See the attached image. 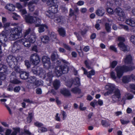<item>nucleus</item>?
Returning <instances> with one entry per match:
<instances>
[{"instance_id": "f257e3e1", "label": "nucleus", "mask_w": 135, "mask_h": 135, "mask_svg": "<svg viewBox=\"0 0 135 135\" xmlns=\"http://www.w3.org/2000/svg\"><path fill=\"white\" fill-rule=\"evenodd\" d=\"M22 31L21 28L20 27L17 26L11 29L8 39L10 40L13 41L20 38L22 36Z\"/></svg>"}, {"instance_id": "f03ea898", "label": "nucleus", "mask_w": 135, "mask_h": 135, "mask_svg": "<svg viewBox=\"0 0 135 135\" xmlns=\"http://www.w3.org/2000/svg\"><path fill=\"white\" fill-rule=\"evenodd\" d=\"M135 68L134 66H133L132 68H131L126 66H118L115 68V70L116 72L117 77L120 79L123 75L124 72L132 70Z\"/></svg>"}, {"instance_id": "7ed1b4c3", "label": "nucleus", "mask_w": 135, "mask_h": 135, "mask_svg": "<svg viewBox=\"0 0 135 135\" xmlns=\"http://www.w3.org/2000/svg\"><path fill=\"white\" fill-rule=\"evenodd\" d=\"M24 37L25 39H27L32 43H33L35 41V34L33 31H31L30 28H28L26 31Z\"/></svg>"}, {"instance_id": "20e7f679", "label": "nucleus", "mask_w": 135, "mask_h": 135, "mask_svg": "<svg viewBox=\"0 0 135 135\" xmlns=\"http://www.w3.org/2000/svg\"><path fill=\"white\" fill-rule=\"evenodd\" d=\"M68 71V67L66 65L58 66L54 69V71L58 77L60 76L62 73H67Z\"/></svg>"}, {"instance_id": "39448f33", "label": "nucleus", "mask_w": 135, "mask_h": 135, "mask_svg": "<svg viewBox=\"0 0 135 135\" xmlns=\"http://www.w3.org/2000/svg\"><path fill=\"white\" fill-rule=\"evenodd\" d=\"M25 19L26 22L27 23H35L36 27L40 26V23L41 20L38 17H33V16L29 15L26 16Z\"/></svg>"}, {"instance_id": "423d86ee", "label": "nucleus", "mask_w": 135, "mask_h": 135, "mask_svg": "<svg viewBox=\"0 0 135 135\" xmlns=\"http://www.w3.org/2000/svg\"><path fill=\"white\" fill-rule=\"evenodd\" d=\"M114 89L113 90V94L112 96V102L114 103L117 102L119 101L121 97L120 91L119 89L116 88L114 86Z\"/></svg>"}, {"instance_id": "0eeeda50", "label": "nucleus", "mask_w": 135, "mask_h": 135, "mask_svg": "<svg viewBox=\"0 0 135 135\" xmlns=\"http://www.w3.org/2000/svg\"><path fill=\"white\" fill-rule=\"evenodd\" d=\"M6 61L10 67L13 68L15 65L17 64V60L15 57L12 56H9L6 59Z\"/></svg>"}, {"instance_id": "6e6552de", "label": "nucleus", "mask_w": 135, "mask_h": 135, "mask_svg": "<svg viewBox=\"0 0 135 135\" xmlns=\"http://www.w3.org/2000/svg\"><path fill=\"white\" fill-rule=\"evenodd\" d=\"M30 61L34 65H37L40 61V58L39 55L37 53L32 54L30 57Z\"/></svg>"}, {"instance_id": "1a4fd4ad", "label": "nucleus", "mask_w": 135, "mask_h": 135, "mask_svg": "<svg viewBox=\"0 0 135 135\" xmlns=\"http://www.w3.org/2000/svg\"><path fill=\"white\" fill-rule=\"evenodd\" d=\"M42 60L44 66L47 68L51 67V63L50 59L47 56H44L42 58Z\"/></svg>"}, {"instance_id": "9d476101", "label": "nucleus", "mask_w": 135, "mask_h": 135, "mask_svg": "<svg viewBox=\"0 0 135 135\" xmlns=\"http://www.w3.org/2000/svg\"><path fill=\"white\" fill-rule=\"evenodd\" d=\"M124 62L126 64H133L132 57L130 54L126 55L124 58Z\"/></svg>"}, {"instance_id": "9b49d317", "label": "nucleus", "mask_w": 135, "mask_h": 135, "mask_svg": "<svg viewBox=\"0 0 135 135\" xmlns=\"http://www.w3.org/2000/svg\"><path fill=\"white\" fill-rule=\"evenodd\" d=\"M106 88L108 89V91L105 93L104 94L105 96H107L113 93V90L114 89V85L110 84L106 86Z\"/></svg>"}, {"instance_id": "f8f14e48", "label": "nucleus", "mask_w": 135, "mask_h": 135, "mask_svg": "<svg viewBox=\"0 0 135 135\" xmlns=\"http://www.w3.org/2000/svg\"><path fill=\"white\" fill-rule=\"evenodd\" d=\"M115 12L120 17H124L125 14L123 10L120 7H117L115 10Z\"/></svg>"}, {"instance_id": "ddd939ff", "label": "nucleus", "mask_w": 135, "mask_h": 135, "mask_svg": "<svg viewBox=\"0 0 135 135\" xmlns=\"http://www.w3.org/2000/svg\"><path fill=\"white\" fill-rule=\"evenodd\" d=\"M6 34V31H3L0 34V42L2 43L3 42H6L7 40Z\"/></svg>"}, {"instance_id": "4468645a", "label": "nucleus", "mask_w": 135, "mask_h": 135, "mask_svg": "<svg viewBox=\"0 0 135 135\" xmlns=\"http://www.w3.org/2000/svg\"><path fill=\"white\" fill-rule=\"evenodd\" d=\"M118 46L120 47L121 50L124 51L126 52L128 51L129 50L128 47L123 42H120L118 44Z\"/></svg>"}, {"instance_id": "2eb2a0df", "label": "nucleus", "mask_w": 135, "mask_h": 135, "mask_svg": "<svg viewBox=\"0 0 135 135\" xmlns=\"http://www.w3.org/2000/svg\"><path fill=\"white\" fill-rule=\"evenodd\" d=\"M54 21L57 23H61L65 22L66 20L64 17L60 16L58 17H55L54 19Z\"/></svg>"}, {"instance_id": "dca6fc26", "label": "nucleus", "mask_w": 135, "mask_h": 135, "mask_svg": "<svg viewBox=\"0 0 135 135\" xmlns=\"http://www.w3.org/2000/svg\"><path fill=\"white\" fill-rule=\"evenodd\" d=\"M125 23L127 25L132 27H135V20L133 18H129L126 20Z\"/></svg>"}, {"instance_id": "f3484780", "label": "nucleus", "mask_w": 135, "mask_h": 135, "mask_svg": "<svg viewBox=\"0 0 135 135\" xmlns=\"http://www.w3.org/2000/svg\"><path fill=\"white\" fill-rule=\"evenodd\" d=\"M60 93L65 96L68 97L71 95L70 91L66 88H64L61 89Z\"/></svg>"}, {"instance_id": "a211bd4d", "label": "nucleus", "mask_w": 135, "mask_h": 135, "mask_svg": "<svg viewBox=\"0 0 135 135\" xmlns=\"http://www.w3.org/2000/svg\"><path fill=\"white\" fill-rule=\"evenodd\" d=\"M51 6L49 8V10L51 12L55 13L58 11V5H50Z\"/></svg>"}, {"instance_id": "6ab92c4d", "label": "nucleus", "mask_w": 135, "mask_h": 135, "mask_svg": "<svg viewBox=\"0 0 135 135\" xmlns=\"http://www.w3.org/2000/svg\"><path fill=\"white\" fill-rule=\"evenodd\" d=\"M83 70L84 71V74H87V76L88 77L91 78V76L94 75L95 74V71L93 70L89 71L88 73L87 71L85 69L82 68Z\"/></svg>"}, {"instance_id": "aec40b11", "label": "nucleus", "mask_w": 135, "mask_h": 135, "mask_svg": "<svg viewBox=\"0 0 135 135\" xmlns=\"http://www.w3.org/2000/svg\"><path fill=\"white\" fill-rule=\"evenodd\" d=\"M53 86L55 89H58L60 86V81L57 80H55L53 83Z\"/></svg>"}, {"instance_id": "412c9836", "label": "nucleus", "mask_w": 135, "mask_h": 135, "mask_svg": "<svg viewBox=\"0 0 135 135\" xmlns=\"http://www.w3.org/2000/svg\"><path fill=\"white\" fill-rule=\"evenodd\" d=\"M5 8L9 11H13L15 10V7L13 4L8 3L5 6Z\"/></svg>"}, {"instance_id": "4be33fe9", "label": "nucleus", "mask_w": 135, "mask_h": 135, "mask_svg": "<svg viewBox=\"0 0 135 135\" xmlns=\"http://www.w3.org/2000/svg\"><path fill=\"white\" fill-rule=\"evenodd\" d=\"M105 12V10L104 9L102 8H100L97 10L96 13L97 15L100 16H102L104 15Z\"/></svg>"}, {"instance_id": "5701e85b", "label": "nucleus", "mask_w": 135, "mask_h": 135, "mask_svg": "<svg viewBox=\"0 0 135 135\" xmlns=\"http://www.w3.org/2000/svg\"><path fill=\"white\" fill-rule=\"evenodd\" d=\"M131 77H132V75L131 76L128 75L123 76L122 79V82L125 83H128L130 81Z\"/></svg>"}, {"instance_id": "b1692460", "label": "nucleus", "mask_w": 135, "mask_h": 135, "mask_svg": "<svg viewBox=\"0 0 135 135\" xmlns=\"http://www.w3.org/2000/svg\"><path fill=\"white\" fill-rule=\"evenodd\" d=\"M29 73L25 71H21L20 72V77L22 79H26L28 78Z\"/></svg>"}, {"instance_id": "393cba45", "label": "nucleus", "mask_w": 135, "mask_h": 135, "mask_svg": "<svg viewBox=\"0 0 135 135\" xmlns=\"http://www.w3.org/2000/svg\"><path fill=\"white\" fill-rule=\"evenodd\" d=\"M8 71L7 68L5 65L0 64V72L6 73Z\"/></svg>"}, {"instance_id": "a878e982", "label": "nucleus", "mask_w": 135, "mask_h": 135, "mask_svg": "<svg viewBox=\"0 0 135 135\" xmlns=\"http://www.w3.org/2000/svg\"><path fill=\"white\" fill-rule=\"evenodd\" d=\"M41 41L44 43H48L49 41V37L46 35L42 36L41 37Z\"/></svg>"}, {"instance_id": "bb28decb", "label": "nucleus", "mask_w": 135, "mask_h": 135, "mask_svg": "<svg viewBox=\"0 0 135 135\" xmlns=\"http://www.w3.org/2000/svg\"><path fill=\"white\" fill-rule=\"evenodd\" d=\"M34 3H35L34 2L30 1L28 4V9L31 12L33 11L35 9Z\"/></svg>"}, {"instance_id": "cd10ccee", "label": "nucleus", "mask_w": 135, "mask_h": 135, "mask_svg": "<svg viewBox=\"0 0 135 135\" xmlns=\"http://www.w3.org/2000/svg\"><path fill=\"white\" fill-rule=\"evenodd\" d=\"M59 35L64 37L65 36L66 32L63 28H60L57 30Z\"/></svg>"}, {"instance_id": "c85d7f7f", "label": "nucleus", "mask_w": 135, "mask_h": 135, "mask_svg": "<svg viewBox=\"0 0 135 135\" xmlns=\"http://www.w3.org/2000/svg\"><path fill=\"white\" fill-rule=\"evenodd\" d=\"M46 14L47 16L50 18L51 19H54L55 17L54 13L51 12L49 10L47 11L46 12Z\"/></svg>"}, {"instance_id": "c756f323", "label": "nucleus", "mask_w": 135, "mask_h": 135, "mask_svg": "<svg viewBox=\"0 0 135 135\" xmlns=\"http://www.w3.org/2000/svg\"><path fill=\"white\" fill-rule=\"evenodd\" d=\"M111 24H110L109 23L106 22L105 24V29L107 32L109 33L111 32Z\"/></svg>"}, {"instance_id": "7c9ffc66", "label": "nucleus", "mask_w": 135, "mask_h": 135, "mask_svg": "<svg viewBox=\"0 0 135 135\" xmlns=\"http://www.w3.org/2000/svg\"><path fill=\"white\" fill-rule=\"evenodd\" d=\"M21 41L22 42V44L25 47H29L30 46V43L31 42L27 40V39H26V41H25V40L22 39L21 40Z\"/></svg>"}, {"instance_id": "2f4dec72", "label": "nucleus", "mask_w": 135, "mask_h": 135, "mask_svg": "<svg viewBox=\"0 0 135 135\" xmlns=\"http://www.w3.org/2000/svg\"><path fill=\"white\" fill-rule=\"evenodd\" d=\"M49 35L50 37V39L53 41L56 39V34L54 32H50L49 33Z\"/></svg>"}, {"instance_id": "473e14b6", "label": "nucleus", "mask_w": 135, "mask_h": 135, "mask_svg": "<svg viewBox=\"0 0 135 135\" xmlns=\"http://www.w3.org/2000/svg\"><path fill=\"white\" fill-rule=\"evenodd\" d=\"M71 91L74 94H80L81 93V90L79 88L75 87L72 88L71 90Z\"/></svg>"}, {"instance_id": "72a5a7b5", "label": "nucleus", "mask_w": 135, "mask_h": 135, "mask_svg": "<svg viewBox=\"0 0 135 135\" xmlns=\"http://www.w3.org/2000/svg\"><path fill=\"white\" fill-rule=\"evenodd\" d=\"M73 83L75 85H76L77 86H79L80 85V79L78 77H76L75 79L74 80L72 81Z\"/></svg>"}, {"instance_id": "f704fd0d", "label": "nucleus", "mask_w": 135, "mask_h": 135, "mask_svg": "<svg viewBox=\"0 0 135 135\" xmlns=\"http://www.w3.org/2000/svg\"><path fill=\"white\" fill-rule=\"evenodd\" d=\"M27 81L29 83H34L36 81V78L34 76H31L29 78L28 77Z\"/></svg>"}, {"instance_id": "c9c22d12", "label": "nucleus", "mask_w": 135, "mask_h": 135, "mask_svg": "<svg viewBox=\"0 0 135 135\" xmlns=\"http://www.w3.org/2000/svg\"><path fill=\"white\" fill-rule=\"evenodd\" d=\"M18 42H15L13 44V46L12 47V50H14L15 51L19 49L20 46V45L18 44Z\"/></svg>"}, {"instance_id": "e433bc0d", "label": "nucleus", "mask_w": 135, "mask_h": 135, "mask_svg": "<svg viewBox=\"0 0 135 135\" xmlns=\"http://www.w3.org/2000/svg\"><path fill=\"white\" fill-rule=\"evenodd\" d=\"M44 28L46 29L48 28V27L46 25H41L40 27L38 28V32L40 33L44 31Z\"/></svg>"}, {"instance_id": "4c0bfd02", "label": "nucleus", "mask_w": 135, "mask_h": 135, "mask_svg": "<svg viewBox=\"0 0 135 135\" xmlns=\"http://www.w3.org/2000/svg\"><path fill=\"white\" fill-rule=\"evenodd\" d=\"M42 83L41 80H37L35 81L34 83L33 84V88H35L41 85Z\"/></svg>"}, {"instance_id": "58836bf2", "label": "nucleus", "mask_w": 135, "mask_h": 135, "mask_svg": "<svg viewBox=\"0 0 135 135\" xmlns=\"http://www.w3.org/2000/svg\"><path fill=\"white\" fill-rule=\"evenodd\" d=\"M10 82L14 84H18L21 83L19 80L16 79V78H13V79H10Z\"/></svg>"}, {"instance_id": "ea45409f", "label": "nucleus", "mask_w": 135, "mask_h": 135, "mask_svg": "<svg viewBox=\"0 0 135 135\" xmlns=\"http://www.w3.org/2000/svg\"><path fill=\"white\" fill-rule=\"evenodd\" d=\"M57 53L55 52V53H53L51 55V58L52 61L54 62L55 63V61H56L57 57Z\"/></svg>"}, {"instance_id": "a19ab883", "label": "nucleus", "mask_w": 135, "mask_h": 135, "mask_svg": "<svg viewBox=\"0 0 135 135\" xmlns=\"http://www.w3.org/2000/svg\"><path fill=\"white\" fill-rule=\"evenodd\" d=\"M124 95L128 100L132 99L133 98V95L132 94L128 93H126Z\"/></svg>"}, {"instance_id": "79ce46f5", "label": "nucleus", "mask_w": 135, "mask_h": 135, "mask_svg": "<svg viewBox=\"0 0 135 135\" xmlns=\"http://www.w3.org/2000/svg\"><path fill=\"white\" fill-rule=\"evenodd\" d=\"M47 76L49 79V81H50L52 78L53 77V73L52 71H50L47 73Z\"/></svg>"}, {"instance_id": "37998d69", "label": "nucleus", "mask_w": 135, "mask_h": 135, "mask_svg": "<svg viewBox=\"0 0 135 135\" xmlns=\"http://www.w3.org/2000/svg\"><path fill=\"white\" fill-rule=\"evenodd\" d=\"M102 125L105 127H107L109 125L108 122L105 120H102Z\"/></svg>"}, {"instance_id": "c03bdc74", "label": "nucleus", "mask_w": 135, "mask_h": 135, "mask_svg": "<svg viewBox=\"0 0 135 135\" xmlns=\"http://www.w3.org/2000/svg\"><path fill=\"white\" fill-rule=\"evenodd\" d=\"M33 114L32 113L29 114V115L27 119V122L28 123H30L32 119Z\"/></svg>"}, {"instance_id": "a18cd8bd", "label": "nucleus", "mask_w": 135, "mask_h": 135, "mask_svg": "<svg viewBox=\"0 0 135 135\" xmlns=\"http://www.w3.org/2000/svg\"><path fill=\"white\" fill-rule=\"evenodd\" d=\"M129 87L131 90V92L135 94V85L131 84L130 85Z\"/></svg>"}, {"instance_id": "49530a36", "label": "nucleus", "mask_w": 135, "mask_h": 135, "mask_svg": "<svg viewBox=\"0 0 135 135\" xmlns=\"http://www.w3.org/2000/svg\"><path fill=\"white\" fill-rule=\"evenodd\" d=\"M127 99L126 97L124 95L122 97L120 101V104L123 105L125 104L126 100Z\"/></svg>"}, {"instance_id": "de8ad7c7", "label": "nucleus", "mask_w": 135, "mask_h": 135, "mask_svg": "<svg viewBox=\"0 0 135 135\" xmlns=\"http://www.w3.org/2000/svg\"><path fill=\"white\" fill-rule=\"evenodd\" d=\"M50 5H57L58 2L57 0H49Z\"/></svg>"}, {"instance_id": "09e8293b", "label": "nucleus", "mask_w": 135, "mask_h": 135, "mask_svg": "<svg viewBox=\"0 0 135 135\" xmlns=\"http://www.w3.org/2000/svg\"><path fill=\"white\" fill-rule=\"evenodd\" d=\"M4 73L0 72V79L4 80L6 78V75Z\"/></svg>"}, {"instance_id": "8fccbe9b", "label": "nucleus", "mask_w": 135, "mask_h": 135, "mask_svg": "<svg viewBox=\"0 0 135 135\" xmlns=\"http://www.w3.org/2000/svg\"><path fill=\"white\" fill-rule=\"evenodd\" d=\"M110 76L111 77L113 80H115L117 78V76H116L115 73L113 71H112L110 73Z\"/></svg>"}, {"instance_id": "3c124183", "label": "nucleus", "mask_w": 135, "mask_h": 135, "mask_svg": "<svg viewBox=\"0 0 135 135\" xmlns=\"http://www.w3.org/2000/svg\"><path fill=\"white\" fill-rule=\"evenodd\" d=\"M83 104L80 103L79 107V109L82 111H84L85 110L86 108V107H83Z\"/></svg>"}, {"instance_id": "603ef678", "label": "nucleus", "mask_w": 135, "mask_h": 135, "mask_svg": "<svg viewBox=\"0 0 135 135\" xmlns=\"http://www.w3.org/2000/svg\"><path fill=\"white\" fill-rule=\"evenodd\" d=\"M131 42L135 45V35H132L130 38Z\"/></svg>"}, {"instance_id": "864d4df0", "label": "nucleus", "mask_w": 135, "mask_h": 135, "mask_svg": "<svg viewBox=\"0 0 135 135\" xmlns=\"http://www.w3.org/2000/svg\"><path fill=\"white\" fill-rule=\"evenodd\" d=\"M120 121L121 123L123 125L127 124L129 122V121L128 120H125L122 119H120Z\"/></svg>"}, {"instance_id": "5fc2aeb1", "label": "nucleus", "mask_w": 135, "mask_h": 135, "mask_svg": "<svg viewBox=\"0 0 135 135\" xmlns=\"http://www.w3.org/2000/svg\"><path fill=\"white\" fill-rule=\"evenodd\" d=\"M21 88L19 86H17L13 88V91L15 92H18L20 90Z\"/></svg>"}, {"instance_id": "6e6d98bb", "label": "nucleus", "mask_w": 135, "mask_h": 135, "mask_svg": "<svg viewBox=\"0 0 135 135\" xmlns=\"http://www.w3.org/2000/svg\"><path fill=\"white\" fill-rule=\"evenodd\" d=\"M90 105L92 107H94L95 105H97V102L96 100H94L90 103Z\"/></svg>"}, {"instance_id": "4d7b16f0", "label": "nucleus", "mask_w": 135, "mask_h": 135, "mask_svg": "<svg viewBox=\"0 0 135 135\" xmlns=\"http://www.w3.org/2000/svg\"><path fill=\"white\" fill-rule=\"evenodd\" d=\"M118 40L120 41L119 43L121 42H123L125 41V39L123 37L120 36L118 37Z\"/></svg>"}, {"instance_id": "13d9d810", "label": "nucleus", "mask_w": 135, "mask_h": 135, "mask_svg": "<svg viewBox=\"0 0 135 135\" xmlns=\"http://www.w3.org/2000/svg\"><path fill=\"white\" fill-rule=\"evenodd\" d=\"M14 70L16 73H19L20 72V69L16 65H15V66L13 68Z\"/></svg>"}, {"instance_id": "bf43d9fd", "label": "nucleus", "mask_w": 135, "mask_h": 135, "mask_svg": "<svg viewBox=\"0 0 135 135\" xmlns=\"http://www.w3.org/2000/svg\"><path fill=\"white\" fill-rule=\"evenodd\" d=\"M107 12L109 14L112 15L113 13V10L111 8H108L107 9Z\"/></svg>"}, {"instance_id": "052dcab7", "label": "nucleus", "mask_w": 135, "mask_h": 135, "mask_svg": "<svg viewBox=\"0 0 135 135\" xmlns=\"http://www.w3.org/2000/svg\"><path fill=\"white\" fill-rule=\"evenodd\" d=\"M73 83L72 80L71 81H68L66 83V85L68 87L70 88L71 87Z\"/></svg>"}, {"instance_id": "680f3d73", "label": "nucleus", "mask_w": 135, "mask_h": 135, "mask_svg": "<svg viewBox=\"0 0 135 135\" xmlns=\"http://www.w3.org/2000/svg\"><path fill=\"white\" fill-rule=\"evenodd\" d=\"M34 124L36 126L38 127H42L43 126V124L38 122H36Z\"/></svg>"}, {"instance_id": "e2e57ef3", "label": "nucleus", "mask_w": 135, "mask_h": 135, "mask_svg": "<svg viewBox=\"0 0 135 135\" xmlns=\"http://www.w3.org/2000/svg\"><path fill=\"white\" fill-rule=\"evenodd\" d=\"M16 7L18 9H21L22 8L23 6L19 3H17L16 4Z\"/></svg>"}, {"instance_id": "0e129e2a", "label": "nucleus", "mask_w": 135, "mask_h": 135, "mask_svg": "<svg viewBox=\"0 0 135 135\" xmlns=\"http://www.w3.org/2000/svg\"><path fill=\"white\" fill-rule=\"evenodd\" d=\"M117 62L115 61H113L111 64V66L112 68H114L115 66L117 65Z\"/></svg>"}, {"instance_id": "69168bd1", "label": "nucleus", "mask_w": 135, "mask_h": 135, "mask_svg": "<svg viewBox=\"0 0 135 135\" xmlns=\"http://www.w3.org/2000/svg\"><path fill=\"white\" fill-rule=\"evenodd\" d=\"M22 134L24 135H31V133L28 130H25L24 132L22 133Z\"/></svg>"}, {"instance_id": "338daca9", "label": "nucleus", "mask_w": 135, "mask_h": 135, "mask_svg": "<svg viewBox=\"0 0 135 135\" xmlns=\"http://www.w3.org/2000/svg\"><path fill=\"white\" fill-rule=\"evenodd\" d=\"M47 131V129L46 128H41L39 129L38 131L39 132L41 133L46 132Z\"/></svg>"}, {"instance_id": "774afa93", "label": "nucleus", "mask_w": 135, "mask_h": 135, "mask_svg": "<svg viewBox=\"0 0 135 135\" xmlns=\"http://www.w3.org/2000/svg\"><path fill=\"white\" fill-rule=\"evenodd\" d=\"M46 73L44 70H42V72H40L39 74L44 78H45L46 76Z\"/></svg>"}]
</instances>
